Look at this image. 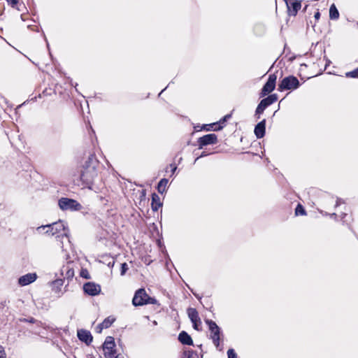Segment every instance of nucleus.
Wrapping results in <instances>:
<instances>
[{"mask_svg":"<svg viewBox=\"0 0 358 358\" xmlns=\"http://www.w3.org/2000/svg\"><path fill=\"white\" fill-rule=\"evenodd\" d=\"M98 166L99 162L96 159L95 156L93 155H90L83 166L80 173L81 180L87 185L92 184L98 175Z\"/></svg>","mask_w":358,"mask_h":358,"instance_id":"nucleus-1","label":"nucleus"},{"mask_svg":"<svg viewBox=\"0 0 358 358\" xmlns=\"http://www.w3.org/2000/svg\"><path fill=\"white\" fill-rule=\"evenodd\" d=\"M48 228L45 231L46 234H50L51 236H56L57 238L69 237V229L66 227L64 222L62 220L53 222L50 224L42 225L37 228V231L41 232L42 229Z\"/></svg>","mask_w":358,"mask_h":358,"instance_id":"nucleus-2","label":"nucleus"},{"mask_svg":"<svg viewBox=\"0 0 358 358\" xmlns=\"http://www.w3.org/2000/svg\"><path fill=\"white\" fill-rule=\"evenodd\" d=\"M300 85L299 80L294 76L284 78L278 85V90L280 92L284 90H294Z\"/></svg>","mask_w":358,"mask_h":358,"instance_id":"nucleus-3","label":"nucleus"},{"mask_svg":"<svg viewBox=\"0 0 358 358\" xmlns=\"http://www.w3.org/2000/svg\"><path fill=\"white\" fill-rule=\"evenodd\" d=\"M59 206L62 210H79L81 205L76 200L69 198H62L59 200Z\"/></svg>","mask_w":358,"mask_h":358,"instance_id":"nucleus-4","label":"nucleus"},{"mask_svg":"<svg viewBox=\"0 0 358 358\" xmlns=\"http://www.w3.org/2000/svg\"><path fill=\"white\" fill-rule=\"evenodd\" d=\"M206 323L208 325L209 329L211 333V338L214 345L217 348L219 346L220 329L217 324L210 320H206Z\"/></svg>","mask_w":358,"mask_h":358,"instance_id":"nucleus-5","label":"nucleus"},{"mask_svg":"<svg viewBox=\"0 0 358 358\" xmlns=\"http://www.w3.org/2000/svg\"><path fill=\"white\" fill-rule=\"evenodd\" d=\"M276 80L277 76L275 73L269 75L267 82L265 83V85L262 89V92L260 94V96L262 97L266 96V94L271 93L272 91L274 90L275 87Z\"/></svg>","mask_w":358,"mask_h":358,"instance_id":"nucleus-6","label":"nucleus"},{"mask_svg":"<svg viewBox=\"0 0 358 358\" xmlns=\"http://www.w3.org/2000/svg\"><path fill=\"white\" fill-rule=\"evenodd\" d=\"M217 141L218 140L216 134H209L199 138L197 143L199 148L202 149L204 146L216 144Z\"/></svg>","mask_w":358,"mask_h":358,"instance_id":"nucleus-7","label":"nucleus"},{"mask_svg":"<svg viewBox=\"0 0 358 358\" xmlns=\"http://www.w3.org/2000/svg\"><path fill=\"white\" fill-rule=\"evenodd\" d=\"M148 294L143 288L138 289L136 291L132 303L134 306H143L146 304Z\"/></svg>","mask_w":358,"mask_h":358,"instance_id":"nucleus-8","label":"nucleus"},{"mask_svg":"<svg viewBox=\"0 0 358 358\" xmlns=\"http://www.w3.org/2000/svg\"><path fill=\"white\" fill-rule=\"evenodd\" d=\"M83 290L90 296H96L101 292V286L94 282H88L83 285Z\"/></svg>","mask_w":358,"mask_h":358,"instance_id":"nucleus-9","label":"nucleus"},{"mask_svg":"<svg viewBox=\"0 0 358 358\" xmlns=\"http://www.w3.org/2000/svg\"><path fill=\"white\" fill-rule=\"evenodd\" d=\"M286 4L288 8L289 15L295 16L297 14L298 10L301 7V2L296 0H287Z\"/></svg>","mask_w":358,"mask_h":358,"instance_id":"nucleus-10","label":"nucleus"},{"mask_svg":"<svg viewBox=\"0 0 358 358\" xmlns=\"http://www.w3.org/2000/svg\"><path fill=\"white\" fill-rule=\"evenodd\" d=\"M36 278H37V275L36 273H27L26 275L21 276L18 279V283L21 286H25V285H29L30 283L34 282L36 280Z\"/></svg>","mask_w":358,"mask_h":358,"instance_id":"nucleus-11","label":"nucleus"},{"mask_svg":"<svg viewBox=\"0 0 358 358\" xmlns=\"http://www.w3.org/2000/svg\"><path fill=\"white\" fill-rule=\"evenodd\" d=\"M78 338L85 342L87 345H90L92 342V336L89 331L80 329L78 331Z\"/></svg>","mask_w":358,"mask_h":358,"instance_id":"nucleus-12","label":"nucleus"},{"mask_svg":"<svg viewBox=\"0 0 358 358\" xmlns=\"http://www.w3.org/2000/svg\"><path fill=\"white\" fill-rule=\"evenodd\" d=\"M266 120H263L259 122L255 127V134L257 138H262L265 135Z\"/></svg>","mask_w":358,"mask_h":358,"instance_id":"nucleus-13","label":"nucleus"},{"mask_svg":"<svg viewBox=\"0 0 358 358\" xmlns=\"http://www.w3.org/2000/svg\"><path fill=\"white\" fill-rule=\"evenodd\" d=\"M178 341L183 345H193V341L191 336L185 331H182L179 334Z\"/></svg>","mask_w":358,"mask_h":358,"instance_id":"nucleus-14","label":"nucleus"},{"mask_svg":"<svg viewBox=\"0 0 358 358\" xmlns=\"http://www.w3.org/2000/svg\"><path fill=\"white\" fill-rule=\"evenodd\" d=\"M189 318L191 322H199V324H201V319L199 316V313L196 308H189L187 310Z\"/></svg>","mask_w":358,"mask_h":358,"instance_id":"nucleus-15","label":"nucleus"},{"mask_svg":"<svg viewBox=\"0 0 358 358\" xmlns=\"http://www.w3.org/2000/svg\"><path fill=\"white\" fill-rule=\"evenodd\" d=\"M162 206V203L160 201L159 196L156 193H153L152 194V202H151L152 210L153 211H157Z\"/></svg>","mask_w":358,"mask_h":358,"instance_id":"nucleus-16","label":"nucleus"},{"mask_svg":"<svg viewBox=\"0 0 358 358\" xmlns=\"http://www.w3.org/2000/svg\"><path fill=\"white\" fill-rule=\"evenodd\" d=\"M270 105H271V103L270 102L268 101V100L266 99V98L265 99H263L260 103L258 104L257 108H256V110H255V113H256V115H260L262 113H263L264 110L268 107Z\"/></svg>","mask_w":358,"mask_h":358,"instance_id":"nucleus-17","label":"nucleus"},{"mask_svg":"<svg viewBox=\"0 0 358 358\" xmlns=\"http://www.w3.org/2000/svg\"><path fill=\"white\" fill-rule=\"evenodd\" d=\"M231 117V115L230 114H227L225 116H224L220 121L219 122H217V123H213L212 124H209L208 125V127L213 128V126H215V128H213V129L214 131H219V130H221L222 128H223V124L227 120H229V118Z\"/></svg>","mask_w":358,"mask_h":358,"instance_id":"nucleus-18","label":"nucleus"},{"mask_svg":"<svg viewBox=\"0 0 358 358\" xmlns=\"http://www.w3.org/2000/svg\"><path fill=\"white\" fill-rule=\"evenodd\" d=\"M115 346L114 338L112 336L106 337L103 347L108 350H112Z\"/></svg>","mask_w":358,"mask_h":358,"instance_id":"nucleus-19","label":"nucleus"},{"mask_svg":"<svg viewBox=\"0 0 358 358\" xmlns=\"http://www.w3.org/2000/svg\"><path fill=\"white\" fill-rule=\"evenodd\" d=\"M168 179L166 178H162L157 185V191L160 194H163L166 190V186L168 184Z\"/></svg>","mask_w":358,"mask_h":358,"instance_id":"nucleus-20","label":"nucleus"},{"mask_svg":"<svg viewBox=\"0 0 358 358\" xmlns=\"http://www.w3.org/2000/svg\"><path fill=\"white\" fill-rule=\"evenodd\" d=\"M329 17L332 20L338 19L339 17V13L334 4H332L329 8Z\"/></svg>","mask_w":358,"mask_h":358,"instance_id":"nucleus-21","label":"nucleus"},{"mask_svg":"<svg viewBox=\"0 0 358 358\" xmlns=\"http://www.w3.org/2000/svg\"><path fill=\"white\" fill-rule=\"evenodd\" d=\"M115 319L112 318L110 317H108L106 318L101 324L100 326H102V327H105V329H107L111 326V324L114 322Z\"/></svg>","mask_w":358,"mask_h":358,"instance_id":"nucleus-22","label":"nucleus"},{"mask_svg":"<svg viewBox=\"0 0 358 358\" xmlns=\"http://www.w3.org/2000/svg\"><path fill=\"white\" fill-rule=\"evenodd\" d=\"M295 214L296 215H306V210L304 209V208L301 205V204H298L296 209H295Z\"/></svg>","mask_w":358,"mask_h":358,"instance_id":"nucleus-23","label":"nucleus"},{"mask_svg":"<svg viewBox=\"0 0 358 358\" xmlns=\"http://www.w3.org/2000/svg\"><path fill=\"white\" fill-rule=\"evenodd\" d=\"M185 355L187 358H199L198 353L194 350H188L185 352Z\"/></svg>","mask_w":358,"mask_h":358,"instance_id":"nucleus-24","label":"nucleus"},{"mask_svg":"<svg viewBox=\"0 0 358 358\" xmlns=\"http://www.w3.org/2000/svg\"><path fill=\"white\" fill-rule=\"evenodd\" d=\"M346 77L348 78H358V68L345 73Z\"/></svg>","mask_w":358,"mask_h":358,"instance_id":"nucleus-25","label":"nucleus"},{"mask_svg":"<svg viewBox=\"0 0 358 358\" xmlns=\"http://www.w3.org/2000/svg\"><path fill=\"white\" fill-rule=\"evenodd\" d=\"M266 99L268 102H270L271 104L276 102L278 100V95L276 94H273L269 95L268 97H266Z\"/></svg>","mask_w":358,"mask_h":358,"instance_id":"nucleus-26","label":"nucleus"},{"mask_svg":"<svg viewBox=\"0 0 358 358\" xmlns=\"http://www.w3.org/2000/svg\"><path fill=\"white\" fill-rule=\"evenodd\" d=\"M80 276L85 278V279H90V275L89 274V272L87 269H82L80 272Z\"/></svg>","mask_w":358,"mask_h":358,"instance_id":"nucleus-27","label":"nucleus"},{"mask_svg":"<svg viewBox=\"0 0 358 358\" xmlns=\"http://www.w3.org/2000/svg\"><path fill=\"white\" fill-rule=\"evenodd\" d=\"M128 265L127 263H123L121 264V272H120V274L121 275H124L125 274V273L127 272V271L128 270Z\"/></svg>","mask_w":358,"mask_h":358,"instance_id":"nucleus-28","label":"nucleus"},{"mask_svg":"<svg viewBox=\"0 0 358 358\" xmlns=\"http://www.w3.org/2000/svg\"><path fill=\"white\" fill-rule=\"evenodd\" d=\"M228 358H237V355L234 349H229L227 351Z\"/></svg>","mask_w":358,"mask_h":358,"instance_id":"nucleus-29","label":"nucleus"},{"mask_svg":"<svg viewBox=\"0 0 358 358\" xmlns=\"http://www.w3.org/2000/svg\"><path fill=\"white\" fill-rule=\"evenodd\" d=\"M157 303V300L155 298H152L148 296L146 304H155Z\"/></svg>","mask_w":358,"mask_h":358,"instance_id":"nucleus-30","label":"nucleus"},{"mask_svg":"<svg viewBox=\"0 0 358 358\" xmlns=\"http://www.w3.org/2000/svg\"><path fill=\"white\" fill-rule=\"evenodd\" d=\"M0 358H6V354L4 348L0 345Z\"/></svg>","mask_w":358,"mask_h":358,"instance_id":"nucleus-31","label":"nucleus"},{"mask_svg":"<svg viewBox=\"0 0 358 358\" xmlns=\"http://www.w3.org/2000/svg\"><path fill=\"white\" fill-rule=\"evenodd\" d=\"M8 2L12 7L15 8L18 3V0H10Z\"/></svg>","mask_w":358,"mask_h":358,"instance_id":"nucleus-32","label":"nucleus"},{"mask_svg":"<svg viewBox=\"0 0 358 358\" xmlns=\"http://www.w3.org/2000/svg\"><path fill=\"white\" fill-rule=\"evenodd\" d=\"M53 283L57 286H62L63 285V280L57 279Z\"/></svg>","mask_w":358,"mask_h":358,"instance_id":"nucleus-33","label":"nucleus"},{"mask_svg":"<svg viewBox=\"0 0 358 358\" xmlns=\"http://www.w3.org/2000/svg\"><path fill=\"white\" fill-rule=\"evenodd\" d=\"M193 324V327L194 329L199 331L200 330V329L199 328V325H201V324H199V322H192Z\"/></svg>","mask_w":358,"mask_h":358,"instance_id":"nucleus-34","label":"nucleus"},{"mask_svg":"<svg viewBox=\"0 0 358 358\" xmlns=\"http://www.w3.org/2000/svg\"><path fill=\"white\" fill-rule=\"evenodd\" d=\"M105 327H102V326H100V324L97 326L96 329L98 333H101L102 329Z\"/></svg>","mask_w":358,"mask_h":358,"instance_id":"nucleus-35","label":"nucleus"},{"mask_svg":"<svg viewBox=\"0 0 358 358\" xmlns=\"http://www.w3.org/2000/svg\"><path fill=\"white\" fill-rule=\"evenodd\" d=\"M320 17V13L319 11L316 12L314 15V17L316 19V20H319Z\"/></svg>","mask_w":358,"mask_h":358,"instance_id":"nucleus-36","label":"nucleus"},{"mask_svg":"<svg viewBox=\"0 0 358 358\" xmlns=\"http://www.w3.org/2000/svg\"><path fill=\"white\" fill-rule=\"evenodd\" d=\"M206 155H207L206 154V152H203L201 153V155L199 157H198L195 159V162L199 159V158H200V157H205V156H206Z\"/></svg>","mask_w":358,"mask_h":358,"instance_id":"nucleus-37","label":"nucleus"},{"mask_svg":"<svg viewBox=\"0 0 358 358\" xmlns=\"http://www.w3.org/2000/svg\"><path fill=\"white\" fill-rule=\"evenodd\" d=\"M73 274H74V272H73V271H72V270H69V271H67V275H68L69 276H73Z\"/></svg>","mask_w":358,"mask_h":358,"instance_id":"nucleus-38","label":"nucleus"},{"mask_svg":"<svg viewBox=\"0 0 358 358\" xmlns=\"http://www.w3.org/2000/svg\"><path fill=\"white\" fill-rule=\"evenodd\" d=\"M340 203H341V199H338L336 201V206H338L340 204Z\"/></svg>","mask_w":358,"mask_h":358,"instance_id":"nucleus-39","label":"nucleus"},{"mask_svg":"<svg viewBox=\"0 0 358 358\" xmlns=\"http://www.w3.org/2000/svg\"><path fill=\"white\" fill-rule=\"evenodd\" d=\"M114 264H115V262H114V261H113L112 263H111V262H110V263L108 264V266H113Z\"/></svg>","mask_w":358,"mask_h":358,"instance_id":"nucleus-40","label":"nucleus"},{"mask_svg":"<svg viewBox=\"0 0 358 358\" xmlns=\"http://www.w3.org/2000/svg\"><path fill=\"white\" fill-rule=\"evenodd\" d=\"M176 166H174V167L173 168L172 171H173V172H174V171H176Z\"/></svg>","mask_w":358,"mask_h":358,"instance_id":"nucleus-41","label":"nucleus"},{"mask_svg":"<svg viewBox=\"0 0 358 358\" xmlns=\"http://www.w3.org/2000/svg\"><path fill=\"white\" fill-rule=\"evenodd\" d=\"M34 318H31V319L30 320V322H34Z\"/></svg>","mask_w":358,"mask_h":358,"instance_id":"nucleus-42","label":"nucleus"},{"mask_svg":"<svg viewBox=\"0 0 358 358\" xmlns=\"http://www.w3.org/2000/svg\"><path fill=\"white\" fill-rule=\"evenodd\" d=\"M116 358H117V357H116Z\"/></svg>","mask_w":358,"mask_h":358,"instance_id":"nucleus-43","label":"nucleus"}]
</instances>
